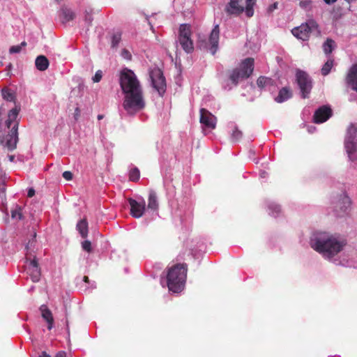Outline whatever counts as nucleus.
<instances>
[{"label": "nucleus", "mask_w": 357, "mask_h": 357, "mask_svg": "<svg viewBox=\"0 0 357 357\" xmlns=\"http://www.w3.org/2000/svg\"><path fill=\"white\" fill-rule=\"evenodd\" d=\"M19 110L16 108L12 109L8 113V119L6 123L8 128H10L13 123H15V119L17 117Z\"/></svg>", "instance_id": "25"}, {"label": "nucleus", "mask_w": 357, "mask_h": 357, "mask_svg": "<svg viewBox=\"0 0 357 357\" xmlns=\"http://www.w3.org/2000/svg\"><path fill=\"white\" fill-rule=\"evenodd\" d=\"M3 98L8 100L12 101L14 99L13 93L8 89H3L1 91Z\"/></svg>", "instance_id": "30"}, {"label": "nucleus", "mask_w": 357, "mask_h": 357, "mask_svg": "<svg viewBox=\"0 0 357 357\" xmlns=\"http://www.w3.org/2000/svg\"><path fill=\"white\" fill-rule=\"evenodd\" d=\"M62 176L66 181H71L73 179V174L70 171H65Z\"/></svg>", "instance_id": "38"}, {"label": "nucleus", "mask_w": 357, "mask_h": 357, "mask_svg": "<svg viewBox=\"0 0 357 357\" xmlns=\"http://www.w3.org/2000/svg\"><path fill=\"white\" fill-rule=\"evenodd\" d=\"M76 229L82 238H86L88 236L89 233V225L87 220L86 218L80 220L76 225Z\"/></svg>", "instance_id": "19"}, {"label": "nucleus", "mask_w": 357, "mask_h": 357, "mask_svg": "<svg viewBox=\"0 0 357 357\" xmlns=\"http://www.w3.org/2000/svg\"><path fill=\"white\" fill-rule=\"evenodd\" d=\"M152 86L158 91L160 96H162L166 91V80L162 71L154 68L149 72Z\"/></svg>", "instance_id": "6"}, {"label": "nucleus", "mask_w": 357, "mask_h": 357, "mask_svg": "<svg viewBox=\"0 0 357 357\" xmlns=\"http://www.w3.org/2000/svg\"><path fill=\"white\" fill-rule=\"evenodd\" d=\"M36 234H34L32 239L29 240V241L26 245V249L27 250V252L26 254V260L29 261V265L27 268V273L33 282H38L40 278V268L39 267V264L38 263L36 257L34 256L33 259H31V248L34 246V244L36 243Z\"/></svg>", "instance_id": "5"}, {"label": "nucleus", "mask_w": 357, "mask_h": 357, "mask_svg": "<svg viewBox=\"0 0 357 357\" xmlns=\"http://www.w3.org/2000/svg\"><path fill=\"white\" fill-rule=\"evenodd\" d=\"M55 357H66V354L64 351H59L56 354Z\"/></svg>", "instance_id": "43"}, {"label": "nucleus", "mask_w": 357, "mask_h": 357, "mask_svg": "<svg viewBox=\"0 0 357 357\" xmlns=\"http://www.w3.org/2000/svg\"><path fill=\"white\" fill-rule=\"evenodd\" d=\"M140 172L138 168L135 167L130 171L129 179L131 181L136 182L139 179Z\"/></svg>", "instance_id": "29"}, {"label": "nucleus", "mask_w": 357, "mask_h": 357, "mask_svg": "<svg viewBox=\"0 0 357 357\" xmlns=\"http://www.w3.org/2000/svg\"><path fill=\"white\" fill-rule=\"evenodd\" d=\"M83 280H84L85 282L88 283V282H89V277H88V276H84V278H83Z\"/></svg>", "instance_id": "45"}, {"label": "nucleus", "mask_w": 357, "mask_h": 357, "mask_svg": "<svg viewBox=\"0 0 357 357\" xmlns=\"http://www.w3.org/2000/svg\"><path fill=\"white\" fill-rule=\"evenodd\" d=\"M345 82L347 86L357 91V63L353 64L349 68L345 77Z\"/></svg>", "instance_id": "15"}, {"label": "nucleus", "mask_w": 357, "mask_h": 357, "mask_svg": "<svg viewBox=\"0 0 357 357\" xmlns=\"http://www.w3.org/2000/svg\"><path fill=\"white\" fill-rule=\"evenodd\" d=\"M11 217L13 218H16L18 220H21L22 218V214L21 213V208L17 207L15 210H13L11 211Z\"/></svg>", "instance_id": "32"}, {"label": "nucleus", "mask_w": 357, "mask_h": 357, "mask_svg": "<svg viewBox=\"0 0 357 357\" xmlns=\"http://www.w3.org/2000/svg\"><path fill=\"white\" fill-rule=\"evenodd\" d=\"M18 123H15L12 128L10 132L8 135L6 139V146L10 150H13L16 148L18 142Z\"/></svg>", "instance_id": "16"}, {"label": "nucleus", "mask_w": 357, "mask_h": 357, "mask_svg": "<svg viewBox=\"0 0 357 357\" xmlns=\"http://www.w3.org/2000/svg\"><path fill=\"white\" fill-rule=\"evenodd\" d=\"M122 54V56H123L124 58H126V59H130L131 58V54H130V52H129L128 50H122V54Z\"/></svg>", "instance_id": "39"}, {"label": "nucleus", "mask_w": 357, "mask_h": 357, "mask_svg": "<svg viewBox=\"0 0 357 357\" xmlns=\"http://www.w3.org/2000/svg\"><path fill=\"white\" fill-rule=\"evenodd\" d=\"M18 45L21 46V48H22V47H25L26 45V43L25 41H23L21 43L20 45Z\"/></svg>", "instance_id": "46"}, {"label": "nucleus", "mask_w": 357, "mask_h": 357, "mask_svg": "<svg viewBox=\"0 0 357 357\" xmlns=\"http://www.w3.org/2000/svg\"><path fill=\"white\" fill-rule=\"evenodd\" d=\"M216 117L204 108L200 109V123L209 129H215Z\"/></svg>", "instance_id": "12"}, {"label": "nucleus", "mask_w": 357, "mask_h": 357, "mask_svg": "<svg viewBox=\"0 0 357 357\" xmlns=\"http://www.w3.org/2000/svg\"><path fill=\"white\" fill-rule=\"evenodd\" d=\"M346 245L344 238L326 231L315 233L310 240L311 248L328 259L340 253Z\"/></svg>", "instance_id": "2"}, {"label": "nucleus", "mask_w": 357, "mask_h": 357, "mask_svg": "<svg viewBox=\"0 0 357 357\" xmlns=\"http://www.w3.org/2000/svg\"><path fill=\"white\" fill-rule=\"evenodd\" d=\"M240 79H245L238 68L234 69L229 75V79L232 82L233 84L236 86L238 84Z\"/></svg>", "instance_id": "24"}, {"label": "nucleus", "mask_w": 357, "mask_h": 357, "mask_svg": "<svg viewBox=\"0 0 357 357\" xmlns=\"http://www.w3.org/2000/svg\"><path fill=\"white\" fill-rule=\"evenodd\" d=\"M312 1L310 0H304L301 1L299 3L300 6L303 8H308L311 6Z\"/></svg>", "instance_id": "36"}, {"label": "nucleus", "mask_w": 357, "mask_h": 357, "mask_svg": "<svg viewBox=\"0 0 357 357\" xmlns=\"http://www.w3.org/2000/svg\"><path fill=\"white\" fill-rule=\"evenodd\" d=\"M178 42L186 53H191L194 50V45L191 39V30L188 25L184 24L179 27Z\"/></svg>", "instance_id": "7"}, {"label": "nucleus", "mask_w": 357, "mask_h": 357, "mask_svg": "<svg viewBox=\"0 0 357 357\" xmlns=\"http://www.w3.org/2000/svg\"><path fill=\"white\" fill-rule=\"evenodd\" d=\"M245 3L244 6L243 0H229L225 6V11L229 16H239L245 11L246 16L251 17L254 15L253 7L256 0H245Z\"/></svg>", "instance_id": "4"}, {"label": "nucleus", "mask_w": 357, "mask_h": 357, "mask_svg": "<svg viewBox=\"0 0 357 357\" xmlns=\"http://www.w3.org/2000/svg\"><path fill=\"white\" fill-rule=\"evenodd\" d=\"M13 158H14V156H10V160H13Z\"/></svg>", "instance_id": "48"}, {"label": "nucleus", "mask_w": 357, "mask_h": 357, "mask_svg": "<svg viewBox=\"0 0 357 357\" xmlns=\"http://www.w3.org/2000/svg\"><path fill=\"white\" fill-rule=\"evenodd\" d=\"M187 265L178 264L172 266L167 272V286L174 293L181 292L185 286L187 277Z\"/></svg>", "instance_id": "3"}, {"label": "nucleus", "mask_w": 357, "mask_h": 357, "mask_svg": "<svg viewBox=\"0 0 357 357\" xmlns=\"http://www.w3.org/2000/svg\"><path fill=\"white\" fill-rule=\"evenodd\" d=\"M255 61L252 58H246L243 60L239 68L241 75L246 79L248 78L253 73Z\"/></svg>", "instance_id": "13"}, {"label": "nucleus", "mask_w": 357, "mask_h": 357, "mask_svg": "<svg viewBox=\"0 0 357 357\" xmlns=\"http://www.w3.org/2000/svg\"><path fill=\"white\" fill-rule=\"evenodd\" d=\"M334 60L332 59H328L322 66L321 69V75L326 76L329 74L333 66Z\"/></svg>", "instance_id": "27"}, {"label": "nucleus", "mask_w": 357, "mask_h": 357, "mask_svg": "<svg viewBox=\"0 0 357 357\" xmlns=\"http://www.w3.org/2000/svg\"><path fill=\"white\" fill-rule=\"evenodd\" d=\"M242 132L239 130L237 128H235L233 130L231 137L234 140L237 141L242 137Z\"/></svg>", "instance_id": "33"}, {"label": "nucleus", "mask_w": 357, "mask_h": 357, "mask_svg": "<svg viewBox=\"0 0 357 357\" xmlns=\"http://www.w3.org/2000/svg\"><path fill=\"white\" fill-rule=\"evenodd\" d=\"M333 114L331 108L328 105H323L318 108L313 116L314 122L322 123L326 122Z\"/></svg>", "instance_id": "10"}, {"label": "nucleus", "mask_w": 357, "mask_h": 357, "mask_svg": "<svg viewBox=\"0 0 357 357\" xmlns=\"http://www.w3.org/2000/svg\"><path fill=\"white\" fill-rule=\"evenodd\" d=\"M317 26V23L313 20H310L305 24H302L301 26L294 28L291 30V33L297 38L302 40H307L312 29L316 28Z\"/></svg>", "instance_id": "9"}, {"label": "nucleus", "mask_w": 357, "mask_h": 357, "mask_svg": "<svg viewBox=\"0 0 357 357\" xmlns=\"http://www.w3.org/2000/svg\"><path fill=\"white\" fill-rule=\"evenodd\" d=\"M351 204L350 198L346 194H342L340 196L338 202L337 203L336 207H339L341 212H346L347 208Z\"/></svg>", "instance_id": "20"}, {"label": "nucleus", "mask_w": 357, "mask_h": 357, "mask_svg": "<svg viewBox=\"0 0 357 357\" xmlns=\"http://www.w3.org/2000/svg\"><path fill=\"white\" fill-rule=\"evenodd\" d=\"M102 77V73L101 70H98L95 75L93 77V82H99Z\"/></svg>", "instance_id": "35"}, {"label": "nucleus", "mask_w": 357, "mask_h": 357, "mask_svg": "<svg viewBox=\"0 0 357 357\" xmlns=\"http://www.w3.org/2000/svg\"><path fill=\"white\" fill-rule=\"evenodd\" d=\"M275 84L274 81L265 76H260L257 80V85L259 88H264L266 86H273Z\"/></svg>", "instance_id": "23"}, {"label": "nucleus", "mask_w": 357, "mask_h": 357, "mask_svg": "<svg viewBox=\"0 0 357 357\" xmlns=\"http://www.w3.org/2000/svg\"><path fill=\"white\" fill-rule=\"evenodd\" d=\"M220 38V27L218 24L215 25L209 36V43L211 45L210 51L212 54H215L218 49Z\"/></svg>", "instance_id": "14"}, {"label": "nucleus", "mask_w": 357, "mask_h": 357, "mask_svg": "<svg viewBox=\"0 0 357 357\" xmlns=\"http://www.w3.org/2000/svg\"><path fill=\"white\" fill-rule=\"evenodd\" d=\"M119 84L124 94L123 107L129 115H135L145 107L142 85L132 70L124 68L121 70Z\"/></svg>", "instance_id": "1"}, {"label": "nucleus", "mask_w": 357, "mask_h": 357, "mask_svg": "<svg viewBox=\"0 0 357 357\" xmlns=\"http://www.w3.org/2000/svg\"><path fill=\"white\" fill-rule=\"evenodd\" d=\"M40 310L41 312L42 317L47 321L48 324L47 328L51 330L54 326V318L52 312L45 305L40 306Z\"/></svg>", "instance_id": "17"}, {"label": "nucleus", "mask_w": 357, "mask_h": 357, "mask_svg": "<svg viewBox=\"0 0 357 357\" xmlns=\"http://www.w3.org/2000/svg\"><path fill=\"white\" fill-rule=\"evenodd\" d=\"M121 39V36L120 33L114 34L112 38V46L113 47H116L118 46Z\"/></svg>", "instance_id": "31"}, {"label": "nucleus", "mask_w": 357, "mask_h": 357, "mask_svg": "<svg viewBox=\"0 0 357 357\" xmlns=\"http://www.w3.org/2000/svg\"><path fill=\"white\" fill-rule=\"evenodd\" d=\"M147 207L153 211H158L159 208L156 192L152 190L149 191Z\"/></svg>", "instance_id": "18"}, {"label": "nucleus", "mask_w": 357, "mask_h": 357, "mask_svg": "<svg viewBox=\"0 0 357 357\" xmlns=\"http://www.w3.org/2000/svg\"><path fill=\"white\" fill-rule=\"evenodd\" d=\"M103 117H104V116H103L102 114H98V120H101V119H103Z\"/></svg>", "instance_id": "47"}, {"label": "nucleus", "mask_w": 357, "mask_h": 357, "mask_svg": "<svg viewBox=\"0 0 357 357\" xmlns=\"http://www.w3.org/2000/svg\"><path fill=\"white\" fill-rule=\"evenodd\" d=\"M128 202L130 206V215L135 218H141L146 211L144 201L139 202L132 198H128Z\"/></svg>", "instance_id": "11"}, {"label": "nucleus", "mask_w": 357, "mask_h": 357, "mask_svg": "<svg viewBox=\"0 0 357 357\" xmlns=\"http://www.w3.org/2000/svg\"><path fill=\"white\" fill-rule=\"evenodd\" d=\"M35 65L38 70L44 71L48 68L50 62L45 56L40 55L36 57L35 61Z\"/></svg>", "instance_id": "21"}, {"label": "nucleus", "mask_w": 357, "mask_h": 357, "mask_svg": "<svg viewBox=\"0 0 357 357\" xmlns=\"http://www.w3.org/2000/svg\"><path fill=\"white\" fill-rule=\"evenodd\" d=\"M278 3L277 2L273 3L272 5L270 6L269 7V10L272 11L275 9H277L278 8Z\"/></svg>", "instance_id": "41"}, {"label": "nucleus", "mask_w": 357, "mask_h": 357, "mask_svg": "<svg viewBox=\"0 0 357 357\" xmlns=\"http://www.w3.org/2000/svg\"><path fill=\"white\" fill-rule=\"evenodd\" d=\"M62 14H63L64 20L66 22L73 20L75 17L74 12L73 10H71L70 9H68V8L63 9Z\"/></svg>", "instance_id": "28"}, {"label": "nucleus", "mask_w": 357, "mask_h": 357, "mask_svg": "<svg viewBox=\"0 0 357 357\" xmlns=\"http://www.w3.org/2000/svg\"><path fill=\"white\" fill-rule=\"evenodd\" d=\"M82 248L84 250L91 252V243L90 241L86 240L82 243Z\"/></svg>", "instance_id": "34"}, {"label": "nucleus", "mask_w": 357, "mask_h": 357, "mask_svg": "<svg viewBox=\"0 0 357 357\" xmlns=\"http://www.w3.org/2000/svg\"><path fill=\"white\" fill-rule=\"evenodd\" d=\"M21 50H22L21 46L14 45V46L10 47V48L9 50V52L10 54L19 53L21 52Z\"/></svg>", "instance_id": "37"}, {"label": "nucleus", "mask_w": 357, "mask_h": 357, "mask_svg": "<svg viewBox=\"0 0 357 357\" xmlns=\"http://www.w3.org/2000/svg\"><path fill=\"white\" fill-rule=\"evenodd\" d=\"M79 114H80V111L78 107H77L75 110V114H74V116H75V119L77 120L79 116Z\"/></svg>", "instance_id": "42"}, {"label": "nucleus", "mask_w": 357, "mask_h": 357, "mask_svg": "<svg viewBox=\"0 0 357 357\" xmlns=\"http://www.w3.org/2000/svg\"><path fill=\"white\" fill-rule=\"evenodd\" d=\"M35 195V190L32 188L28 190L27 196L29 197H32Z\"/></svg>", "instance_id": "40"}, {"label": "nucleus", "mask_w": 357, "mask_h": 357, "mask_svg": "<svg viewBox=\"0 0 357 357\" xmlns=\"http://www.w3.org/2000/svg\"><path fill=\"white\" fill-rule=\"evenodd\" d=\"M296 81L303 98H308L312 88V80L310 76L303 70H298L296 75Z\"/></svg>", "instance_id": "8"}, {"label": "nucleus", "mask_w": 357, "mask_h": 357, "mask_svg": "<svg viewBox=\"0 0 357 357\" xmlns=\"http://www.w3.org/2000/svg\"><path fill=\"white\" fill-rule=\"evenodd\" d=\"M291 96L292 93L290 89L287 87H283L280 90L278 96L275 98V100L278 103H282L291 98Z\"/></svg>", "instance_id": "22"}, {"label": "nucleus", "mask_w": 357, "mask_h": 357, "mask_svg": "<svg viewBox=\"0 0 357 357\" xmlns=\"http://www.w3.org/2000/svg\"><path fill=\"white\" fill-rule=\"evenodd\" d=\"M335 46V43L331 38H327L323 45V50L326 54H331Z\"/></svg>", "instance_id": "26"}, {"label": "nucleus", "mask_w": 357, "mask_h": 357, "mask_svg": "<svg viewBox=\"0 0 357 357\" xmlns=\"http://www.w3.org/2000/svg\"><path fill=\"white\" fill-rule=\"evenodd\" d=\"M324 1L327 4H331L334 2H335V0H324Z\"/></svg>", "instance_id": "44"}]
</instances>
